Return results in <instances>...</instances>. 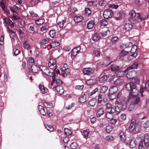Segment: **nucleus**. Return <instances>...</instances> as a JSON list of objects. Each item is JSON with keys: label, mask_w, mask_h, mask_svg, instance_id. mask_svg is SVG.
Instances as JSON below:
<instances>
[{"label": "nucleus", "mask_w": 149, "mask_h": 149, "mask_svg": "<svg viewBox=\"0 0 149 149\" xmlns=\"http://www.w3.org/2000/svg\"><path fill=\"white\" fill-rule=\"evenodd\" d=\"M136 122L135 119H132L129 127V131L134 133L139 132L141 128V125Z\"/></svg>", "instance_id": "f257e3e1"}, {"label": "nucleus", "mask_w": 149, "mask_h": 149, "mask_svg": "<svg viewBox=\"0 0 149 149\" xmlns=\"http://www.w3.org/2000/svg\"><path fill=\"white\" fill-rule=\"evenodd\" d=\"M125 88L128 91H130L132 94H137L138 91L135 88V84L132 82L127 84L125 85Z\"/></svg>", "instance_id": "f03ea898"}, {"label": "nucleus", "mask_w": 149, "mask_h": 149, "mask_svg": "<svg viewBox=\"0 0 149 149\" xmlns=\"http://www.w3.org/2000/svg\"><path fill=\"white\" fill-rule=\"evenodd\" d=\"M136 95L137 94L134 95V93L132 94L131 92H130L128 99V100L132 99V100L131 102L135 105L138 104L140 102V98L136 96Z\"/></svg>", "instance_id": "7ed1b4c3"}, {"label": "nucleus", "mask_w": 149, "mask_h": 149, "mask_svg": "<svg viewBox=\"0 0 149 149\" xmlns=\"http://www.w3.org/2000/svg\"><path fill=\"white\" fill-rule=\"evenodd\" d=\"M111 68L112 70L118 72L117 76L118 77H120L123 76V74H120L123 73V72L118 71L120 69V67L119 66L114 64H112L111 65Z\"/></svg>", "instance_id": "20e7f679"}, {"label": "nucleus", "mask_w": 149, "mask_h": 149, "mask_svg": "<svg viewBox=\"0 0 149 149\" xmlns=\"http://www.w3.org/2000/svg\"><path fill=\"white\" fill-rule=\"evenodd\" d=\"M113 14V13L109 9L105 10L103 13V15L104 18L107 19L111 17Z\"/></svg>", "instance_id": "39448f33"}, {"label": "nucleus", "mask_w": 149, "mask_h": 149, "mask_svg": "<svg viewBox=\"0 0 149 149\" xmlns=\"http://www.w3.org/2000/svg\"><path fill=\"white\" fill-rule=\"evenodd\" d=\"M83 72L85 75L90 76L93 74L94 70L91 68H85L83 69Z\"/></svg>", "instance_id": "423d86ee"}, {"label": "nucleus", "mask_w": 149, "mask_h": 149, "mask_svg": "<svg viewBox=\"0 0 149 149\" xmlns=\"http://www.w3.org/2000/svg\"><path fill=\"white\" fill-rule=\"evenodd\" d=\"M40 69L46 75L51 76L52 74V72H51L49 69L45 66H41Z\"/></svg>", "instance_id": "0eeeda50"}, {"label": "nucleus", "mask_w": 149, "mask_h": 149, "mask_svg": "<svg viewBox=\"0 0 149 149\" xmlns=\"http://www.w3.org/2000/svg\"><path fill=\"white\" fill-rule=\"evenodd\" d=\"M116 102L118 104L122 103L124 100L125 98L121 96V93H119L116 97Z\"/></svg>", "instance_id": "6e6552de"}, {"label": "nucleus", "mask_w": 149, "mask_h": 149, "mask_svg": "<svg viewBox=\"0 0 149 149\" xmlns=\"http://www.w3.org/2000/svg\"><path fill=\"white\" fill-rule=\"evenodd\" d=\"M149 16L147 14H140L139 13H137V18L140 20H144L147 19Z\"/></svg>", "instance_id": "1a4fd4ad"}, {"label": "nucleus", "mask_w": 149, "mask_h": 149, "mask_svg": "<svg viewBox=\"0 0 149 149\" xmlns=\"http://www.w3.org/2000/svg\"><path fill=\"white\" fill-rule=\"evenodd\" d=\"M53 88L54 90L57 91V92L59 94H62L64 92V90L63 88V87L61 86L58 85L54 87Z\"/></svg>", "instance_id": "9d476101"}, {"label": "nucleus", "mask_w": 149, "mask_h": 149, "mask_svg": "<svg viewBox=\"0 0 149 149\" xmlns=\"http://www.w3.org/2000/svg\"><path fill=\"white\" fill-rule=\"evenodd\" d=\"M97 83V80L95 78L90 79L87 80L86 83L88 86H92Z\"/></svg>", "instance_id": "9b49d317"}, {"label": "nucleus", "mask_w": 149, "mask_h": 149, "mask_svg": "<svg viewBox=\"0 0 149 149\" xmlns=\"http://www.w3.org/2000/svg\"><path fill=\"white\" fill-rule=\"evenodd\" d=\"M104 113V109L102 108L98 109L97 111L96 116L98 118H99L100 116L103 115Z\"/></svg>", "instance_id": "f8f14e48"}, {"label": "nucleus", "mask_w": 149, "mask_h": 149, "mask_svg": "<svg viewBox=\"0 0 149 149\" xmlns=\"http://www.w3.org/2000/svg\"><path fill=\"white\" fill-rule=\"evenodd\" d=\"M81 48L80 47H78L74 48L72 50L71 55L73 56H76L77 54L80 51Z\"/></svg>", "instance_id": "ddd939ff"}, {"label": "nucleus", "mask_w": 149, "mask_h": 149, "mask_svg": "<svg viewBox=\"0 0 149 149\" xmlns=\"http://www.w3.org/2000/svg\"><path fill=\"white\" fill-rule=\"evenodd\" d=\"M118 90V89L116 86H112L109 89V93H110V94H115L117 92Z\"/></svg>", "instance_id": "4468645a"}, {"label": "nucleus", "mask_w": 149, "mask_h": 149, "mask_svg": "<svg viewBox=\"0 0 149 149\" xmlns=\"http://www.w3.org/2000/svg\"><path fill=\"white\" fill-rule=\"evenodd\" d=\"M132 27V25L130 22L126 23L124 26V29L127 31L130 30Z\"/></svg>", "instance_id": "2eb2a0df"}, {"label": "nucleus", "mask_w": 149, "mask_h": 149, "mask_svg": "<svg viewBox=\"0 0 149 149\" xmlns=\"http://www.w3.org/2000/svg\"><path fill=\"white\" fill-rule=\"evenodd\" d=\"M38 109L40 113L42 115L45 116L46 115L44 108L41 105H39L38 106Z\"/></svg>", "instance_id": "dca6fc26"}, {"label": "nucleus", "mask_w": 149, "mask_h": 149, "mask_svg": "<svg viewBox=\"0 0 149 149\" xmlns=\"http://www.w3.org/2000/svg\"><path fill=\"white\" fill-rule=\"evenodd\" d=\"M144 142L146 147L149 145V136L148 135L145 136L144 138Z\"/></svg>", "instance_id": "f3484780"}, {"label": "nucleus", "mask_w": 149, "mask_h": 149, "mask_svg": "<svg viewBox=\"0 0 149 149\" xmlns=\"http://www.w3.org/2000/svg\"><path fill=\"white\" fill-rule=\"evenodd\" d=\"M95 24L94 21L93 20L90 21L87 24V28L89 29H91L94 26Z\"/></svg>", "instance_id": "a211bd4d"}, {"label": "nucleus", "mask_w": 149, "mask_h": 149, "mask_svg": "<svg viewBox=\"0 0 149 149\" xmlns=\"http://www.w3.org/2000/svg\"><path fill=\"white\" fill-rule=\"evenodd\" d=\"M83 18L82 16H76L74 18V20L76 23L80 22L83 20Z\"/></svg>", "instance_id": "6ab92c4d"}, {"label": "nucleus", "mask_w": 149, "mask_h": 149, "mask_svg": "<svg viewBox=\"0 0 149 149\" xmlns=\"http://www.w3.org/2000/svg\"><path fill=\"white\" fill-rule=\"evenodd\" d=\"M56 62V61L55 59L53 58H50L48 62V66L49 67H51L54 65H55Z\"/></svg>", "instance_id": "aec40b11"}, {"label": "nucleus", "mask_w": 149, "mask_h": 149, "mask_svg": "<svg viewBox=\"0 0 149 149\" xmlns=\"http://www.w3.org/2000/svg\"><path fill=\"white\" fill-rule=\"evenodd\" d=\"M31 69L32 72L34 73H37L39 70V68L35 65H33L31 66Z\"/></svg>", "instance_id": "412c9836"}, {"label": "nucleus", "mask_w": 149, "mask_h": 149, "mask_svg": "<svg viewBox=\"0 0 149 149\" xmlns=\"http://www.w3.org/2000/svg\"><path fill=\"white\" fill-rule=\"evenodd\" d=\"M109 76L107 75H104L100 78L99 82L100 83H102L107 80Z\"/></svg>", "instance_id": "4be33fe9"}, {"label": "nucleus", "mask_w": 149, "mask_h": 149, "mask_svg": "<svg viewBox=\"0 0 149 149\" xmlns=\"http://www.w3.org/2000/svg\"><path fill=\"white\" fill-rule=\"evenodd\" d=\"M39 88L42 94H44L47 93V91L43 85H40Z\"/></svg>", "instance_id": "5701e85b"}, {"label": "nucleus", "mask_w": 149, "mask_h": 149, "mask_svg": "<svg viewBox=\"0 0 149 149\" xmlns=\"http://www.w3.org/2000/svg\"><path fill=\"white\" fill-rule=\"evenodd\" d=\"M114 83L115 85L120 86L123 84V82L121 79H119L115 81L114 82Z\"/></svg>", "instance_id": "b1692460"}, {"label": "nucleus", "mask_w": 149, "mask_h": 149, "mask_svg": "<svg viewBox=\"0 0 149 149\" xmlns=\"http://www.w3.org/2000/svg\"><path fill=\"white\" fill-rule=\"evenodd\" d=\"M49 34L51 38H53L56 36V31L55 30L52 29L49 31Z\"/></svg>", "instance_id": "393cba45"}, {"label": "nucleus", "mask_w": 149, "mask_h": 149, "mask_svg": "<svg viewBox=\"0 0 149 149\" xmlns=\"http://www.w3.org/2000/svg\"><path fill=\"white\" fill-rule=\"evenodd\" d=\"M136 145V142L134 139H132L130 141V146L133 148L135 147Z\"/></svg>", "instance_id": "a878e982"}, {"label": "nucleus", "mask_w": 149, "mask_h": 149, "mask_svg": "<svg viewBox=\"0 0 149 149\" xmlns=\"http://www.w3.org/2000/svg\"><path fill=\"white\" fill-rule=\"evenodd\" d=\"M64 134L65 135L69 136L72 134V132L68 128H65L64 129Z\"/></svg>", "instance_id": "bb28decb"}, {"label": "nucleus", "mask_w": 149, "mask_h": 149, "mask_svg": "<svg viewBox=\"0 0 149 149\" xmlns=\"http://www.w3.org/2000/svg\"><path fill=\"white\" fill-rule=\"evenodd\" d=\"M106 116L107 118L108 119H112L113 117V114L108 111L107 112Z\"/></svg>", "instance_id": "cd10ccee"}, {"label": "nucleus", "mask_w": 149, "mask_h": 149, "mask_svg": "<svg viewBox=\"0 0 149 149\" xmlns=\"http://www.w3.org/2000/svg\"><path fill=\"white\" fill-rule=\"evenodd\" d=\"M90 131L88 130H85L82 131V134L84 137H87L89 134Z\"/></svg>", "instance_id": "c85d7f7f"}, {"label": "nucleus", "mask_w": 149, "mask_h": 149, "mask_svg": "<svg viewBox=\"0 0 149 149\" xmlns=\"http://www.w3.org/2000/svg\"><path fill=\"white\" fill-rule=\"evenodd\" d=\"M138 65V63L136 62H134L131 66H129V68H130L131 70L134 69H136Z\"/></svg>", "instance_id": "c756f323"}, {"label": "nucleus", "mask_w": 149, "mask_h": 149, "mask_svg": "<svg viewBox=\"0 0 149 149\" xmlns=\"http://www.w3.org/2000/svg\"><path fill=\"white\" fill-rule=\"evenodd\" d=\"M120 140L123 142L125 140V136L123 132H121L120 133Z\"/></svg>", "instance_id": "7c9ffc66"}, {"label": "nucleus", "mask_w": 149, "mask_h": 149, "mask_svg": "<svg viewBox=\"0 0 149 149\" xmlns=\"http://www.w3.org/2000/svg\"><path fill=\"white\" fill-rule=\"evenodd\" d=\"M96 103V101L94 99L90 100L88 102V104L91 106L93 107Z\"/></svg>", "instance_id": "2f4dec72"}, {"label": "nucleus", "mask_w": 149, "mask_h": 149, "mask_svg": "<svg viewBox=\"0 0 149 149\" xmlns=\"http://www.w3.org/2000/svg\"><path fill=\"white\" fill-rule=\"evenodd\" d=\"M108 89V87L105 86H103L101 87L100 90V91L101 93H104Z\"/></svg>", "instance_id": "473e14b6"}, {"label": "nucleus", "mask_w": 149, "mask_h": 149, "mask_svg": "<svg viewBox=\"0 0 149 149\" xmlns=\"http://www.w3.org/2000/svg\"><path fill=\"white\" fill-rule=\"evenodd\" d=\"M79 101L80 103H83L85 102L86 101L85 97V95L82 96L80 97L79 98Z\"/></svg>", "instance_id": "72a5a7b5"}, {"label": "nucleus", "mask_w": 149, "mask_h": 149, "mask_svg": "<svg viewBox=\"0 0 149 149\" xmlns=\"http://www.w3.org/2000/svg\"><path fill=\"white\" fill-rule=\"evenodd\" d=\"M100 22L102 26H106L108 24L107 21L105 19H102L101 20Z\"/></svg>", "instance_id": "f704fd0d"}, {"label": "nucleus", "mask_w": 149, "mask_h": 149, "mask_svg": "<svg viewBox=\"0 0 149 149\" xmlns=\"http://www.w3.org/2000/svg\"><path fill=\"white\" fill-rule=\"evenodd\" d=\"M100 39L99 36L97 34H95L93 36V40L95 42L98 41Z\"/></svg>", "instance_id": "c9c22d12"}, {"label": "nucleus", "mask_w": 149, "mask_h": 149, "mask_svg": "<svg viewBox=\"0 0 149 149\" xmlns=\"http://www.w3.org/2000/svg\"><path fill=\"white\" fill-rule=\"evenodd\" d=\"M128 52L125 51L124 50H122L121 52L120 53L119 56L121 57L126 56L128 54Z\"/></svg>", "instance_id": "e433bc0d"}, {"label": "nucleus", "mask_w": 149, "mask_h": 149, "mask_svg": "<svg viewBox=\"0 0 149 149\" xmlns=\"http://www.w3.org/2000/svg\"><path fill=\"white\" fill-rule=\"evenodd\" d=\"M136 54H133L127 57V59L129 61H131L133 60L134 58H136Z\"/></svg>", "instance_id": "4c0bfd02"}, {"label": "nucleus", "mask_w": 149, "mask_h": 149, "mask_svg": "<svg viewBox=\"0 0 149 149\" xmlns=\"http://www.w3.org/2000/svg\"><path fill=\"white\" fill-rule=\"evenodd\" d=\"M113 137L111 135L106 136L105 138V139L108 141H111L113 139Z\"/></svg>", "instance_id": "58836bf2"}, {"label": "nucleus", "mask_w": 149, "mask_h": 149, "mask_svg": "<svg viewBox=\"0 0 149 149\" xmlns=\"http://www.w3.org/2000/svg\"><path fill=\"white\" fill-rule=\"evenodd\" d=\"M143 128L146 129L149 127V120H147L143 124Z\"/></svg>", "instance_id": "ea45409f"}, {"label": "nucleus", "mask_w": 149, "mask_h": 149, "mask_svg": "<svg viewBox=\"0 0 149 149\" xmlns=\"http://www.w3.org/2000/svg\"><path fill=\"white\" fill-rule=\"evenodd\" d=\"M137 49V46L136 45H134L132 47L130 52L132 53L135 54V53Z\"/></svg>", "instance_id": "a19ab883"}, {"label": "nucleus", "mask_w": 149, "mask_h": 149, "mask_svg": "<svg viewBox=\"0 0 149 149\" xmlns=\"http://www.w3.org/2000/svg\"><path fill=\"white\" fill-rule=\"evenodd\" d=\"M43 104L45 107L47 108H50L52 107V105L51 103H48L47 102H45Z\"/></svg>", "instance_id": "79ce46f5"}, {"label": "nucleus", "mask_w": 149, "mask_h": 149, "mask_svg": "<svg viewBox=\"0 0 149 149\" xmlns=\"http://www.w3.org/2000/svg\"><path fill=\"white\" fill-rule=\"evenodd\" d=\"M135 104L132 103L131 102L129 106V110L130 111L133 110L135 108Z\"/></svg>", "instance_id": "37998d69"}, {"label": "nucleus", "mask_w": 149, "mask_h": 149, "mask_svg": "<svg viewBox=\"0 0 149 149\" xmlns=\"http://www.w3.org/2000/svg\"><path fill=\"white\" fill-rule=\"evenodd\" d=\"M102 95L101 94H99L97 98V101L98 103L101 104L102 102Z\"/></svg>", "instance_id": "c03bdc74"}, {"label": "nucleus", "mask_w": 149, "mask_h": 149, "mask_svg": "<svg viewBox=\"0 0 149 149\" xmlns=\"http://www.w3.org/2000/svg\"><path fill=\"white\" fill-rule=\"evenodd\" d=\"M53 81L55 83L58 84H61L63 83V82L61 80L56 78L54 79V80Z\"/></svg>", "instance_id": "a18cd8bd"}, {"label": "nucleus", "mask_w": 149, "mask_h": 149, "mask_svg": "<svg viewBox=\"0 0 149 149\" xmlns=\"http://www.w3.org/2000/svg\"><path fill=\"white\" fill-rule=\"evenodd\" d=\"M60 45V44L59 42H56L52 43L51 44L50 46L52 47H55L58 46Z\"/></svg>", "instance_id": "49530a36"}, {"label": "nucleus", "mask_w": 149, "mask_h": 149, "mask_svg": "<svg viewBox=\"0 0 149 149\" xmlns=\"http://www.w3.org/2000/svg\"><path fill=\"white\" fill-rule=\"evenodd\" d=\"M44 22V19H41L36 21V23L37 24L40 25L42 24Z\"/></svg>", "instance_id": "de8ad7c7"}, {"label": "nucleus", "mask_w": 149, "mask_h": 149, "mask_svg": "<svg viewBox=\"0 0 149 149\" xmlns=\"http://www.w3.org/2000/svg\"><path fill=\"white\" fill-rule=\"evenodd\" d=\"M127 77L129 79H131L133 77L132 73L131 72H128L126 74Z\"/></svg>", "instance_id": "09e8293b"}, {"label": "nucleus", "mask_w": 149, "mask_h": 149, "mask_svg": "<svg viewBox=\"0 0 149 149\" xmlns=\"http://www.w3.org/2000/svg\"><path fill=\"white\" fill-rule=\"evenodd\" d=\"M113 130V127L111 126H107L106 129V131L108 132H110Z\"/></svg>", "instance_id": "8fccbe9b"}, {"label": "nucleus", "mask_w": 149, "mask_h": 149, "mask_svg": "<svg viewBox=\"0 0 149 149\" xmlns=\"http://www.w3.org/2000/svg\"><path fill=\"white\" fill-rule=\"evenodd\" d=\"M77 143L76 142L72 143L70 145V147L72 149H76L77 148Z\"/></svg>", "instance_id": "3c124183"}, {"label": "nucleus", "mask_w": 149, "mask_h": 149, "mask_svg": "<svg viewBox=\"0 0 149 149\" xmlns=\"http://www.w3.org/2000/svg\"><path fill=\"white\" fill-rule=\"evenodd\" d=\"M130 22L132 23H133L134 24H136L137 23H138V21L136 19H135L134 18H130Z\"/></svg>", "instance_id": "603ef678"}, {"label": "nucleus", "mask_w": 149, "mask_h": 149, "mask_svg": "<svg viewBox=\"0 0 149 149\" xmlns=\"http://www.w3.org/2000/svg\"><path fill=\"white\" fill-rule=\"evenodd\" d=\"M85 12L86 14L89 15L91 13V11L90 9L89 8H87L85 9Z\"/></svg>", "instance_id": "864d4df0"}, {"label": "nucleus", "mask_w": 149, "mask_h": 149, "mask_svg": "<svg viewBox=\"0 0 149 149\" xmlns=\"http://www.w3.org/2000/svg\"><path fill=\"white\" fill-rule=\"evenodd\" d=\"M46 127L48 130L50 132H52L53 131V128L51 125H47L46 126Z\"/></svg>", "instance_id": "5fc2aeb1"}, {"label": "nucleus", "mask_w": 149, "mask_h": 149, "mask_svg": "<svg viewBox=\"0 0 149 149\" xmlns=\"http://www.w3.org/2000/svg\"><path fill=\"white\" fill-rule=\"evenodd\" d=\"M132 46V44L131 42H128L127 43L125 44L124 45H123V46L124 47V48H129V47H131Z\"/></svg>", "instance_id": "6e6d98bb"}, {"label": "nucleus", "mask_w": 149, "mask_h": 149, "mask_svg": "<svg viewBox=\"0 0 149 149\" xmlns=\"http://www.w3.org/2000/svg\"><path fill=\"white\" fill-rule=\"evenodd\" d=\"M94 54L97 57H99L100 55V51L97 50L94 51Z\"/></svg>", "instance_id": "4d7b16f0"}, {"label": "nucleus", "mask_w": 149, "mask_h": 149, "mask_svg": "<svg viewBox=\"0 0 149 149\" xmlns=\"http://www.w3.org/2000/svg\"><path fill=\"white\" fill-rule=\"evenodd\" d=\"M146 89V86H145L144 87H141L140 88V92L141 93V96H143L142 93L145 91Z\"/></svg>", "instance_id": "13d9d810"}, {"label": "nucleus", "mask_w": 149, "mask_h": 149, "mask_svg": "<svg viewBox=\"0 0 149 149\" xmlns=\"http://www.w3.org/2000/svg\"><path fill=\"white\" fill-rule=\"evenodd\" d=\"M65 22V20H63L62 22H59L58 23V25H59L60 28H62L63 26V24Z\"/></svg>", "instance_id": "bf43d9fd"}, {"label": "nucleus", "mask_w": 149, "mask_h": 149, "mask_svg": "<svg viewBox=\"0 0 149 149\" xmlns=\"http://www.w3.org/2000/svg\"><path fill=\"white\" fill-rule=\"evenodd\" d=\"M48 41L49 40L48 38H43L42 40L41 43L45 44L47 43L48 42Z\"/></svg>", "instance_id": "052dcab7"}, {"label": "nucleus", "mask_w": 149, "mask_h": 149, "mask_svg": "<svg viewBox=\"0 0 149 149\" xmlns=\"http://www.w3.org/2000/svg\"><path fill=\"white\" fill-rule=\"evenodd\" d=\"M114 94H110L109 93V97L111 100H113L116 97V96L114 95Z\"/></svg>", "instance_id": "680f3d73"}, {"label": "nucleus", "mask_w": 149, "mask_h": 149, "mask_svg": "<svg viewBox=\"0 0 149 149\" xmlns=\"http://www.w3.org/2000/svg\"><path fill=\"white\" fill-rule=\"evenodd\" d=\"M143 141H140L139 144V149H144V148L143 146Z\"/></svg>", "instance_id": "e2e57ef3"}, {"label": "nucleus", "mask_w": 149, "mask_h": 149, "mask_svg": "<svg viewBox=\"0 0 149 149\" xmlns=\"http://www.w3.org/2000/svg\"><path fill=\"white\" fill-rule=\"evenodd\" d=\"M28 61L30 63H35L34 59V58L32 57H29L28 58Z\"/></svg>", "instance_id": "0e129e2a"}, {"label": "nucleus", "mask_w": 149, "mask_h": 149, "mask_svg": "<svg viewBox=\"0 0 149 149\" xmlns=\"http://www.w3.org/2000/svg\"><path fill=\"white\" fill-rule=\"evenodd\" d=\"M24 45L25 48L28 49L30 47V45L27 44V41L25 40L24 43Z\"/></svg>", "instance_id": "69168bd1"}, {"label": "nucleus", "mask_w": 149, "mask_h": 149, "mask_svg": "<svg viewBox=\"0 0 149 149\" xmlns=\"http://www.w3.org/2000/svg\"><path fill=\"white\" fill-rule=\"evenodd\" d=\"M30 13L32 17H37L38 16V15L37 14L35 13L32 11H30Z\"/></svg>", "instance_id": "338daca9"}, {"label": "nucleus", "mask_w": 149, "mask_h": 149, "mask_svg": "<svg viewBox=\"0 0 149 149\" xmlns=\"http://www.w3.org/2000/svg\"><path fill=\"white\" fill-rule=\"evenodd\" d=\"M120 118L122 120H125L126 118V116L125 114L123 113L121 114L120 116Z\"/></svg>", "instance_id": "774afa93"}]
</instances>
